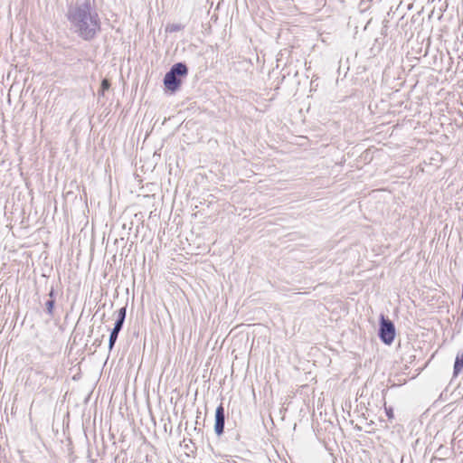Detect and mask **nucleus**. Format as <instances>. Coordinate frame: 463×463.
I'll return each instance as SVG.
<instances>
[{
    "mask_svg": "<svg viewBox=\"0 0 463 463\" xmlns=\"http://www.w3.org/2000/svg\"><path fill=\"white\" fill-rule=\"evenodd\" d=\"M67 17L75 33L85 40L93 38L99 30L98 14L90 11L89 0H76L70 6Z\"/></svg>",
    "mask_w": 463,
    "mask_h": 463,
    "instance_id": "f257e3e1",
    "label": "nucleus"
},
{
    "mask_svg": "<svg viewBox=\"0 0 463 463\" xmlns=\"http://www.w3.org/2000/svg\"><path fill=\"white\" fill-rule=\"evenodd\" d=\"M395 335V329L392 322L382 317L380 326V337L385 343L390 345Z\"/></svg>",
    "mask_w": 463,
    "mask_h": 463,
    "instance_id": "f03ea898",
    "label": "nucleus"
},
{
    "mask_svg": "<svg viewBox=\"0 0 463 463\" xmlns=\"http://www.w3.org/2000/svg\"><path fill=\"white\" fill-rule=\"evenodd\" d=\"M224 421H225L224 409L222 405H220L216 409V412H215L214 430L217 435H221L223 432Z\"/></svg>",
    "mask_w": 463,
    "mask_h": 463,
    "instance_id": "7ed1b4c3",
    "label": "nucleus"
},
{
    "mask_svg": "<svg viewBox=\"0 0 463 463\" xmlns=\"http://www.w3.org/2000/svg\"><path fill=\"white\" fill-rule=\"evenodd\" d=\"M164 84L168 90L175 91L180 86L181 80L172 72L168 71L164 78Z\"/></svg>",
    "mask_w": 463,
    "mask_h": 463,
    "instance_id": "20e7f679",
    "label": "nucleus"
},
{
    "mask_svg": "<svg viewBox=\"0 0 463 463\" xmlns=\"http://www.w3.org/2000/svg\"><path fill=\"white\" fill-rule=\"evenodd\" d=\"M169 71L176 77L185 76L187 74V67L184 63L179 62L175 64Z\"/></svg>",
    "mask_w": 463,
    "mask_h": 463,
    "instance_id": "39448f33",
    "label": "nucleus"
},
{
    "mask_svg": "<svg viewBox=\"0 0 463 463\" xmlns=\"http://www.w3.org/2000/svg\"><path fill=\"white\" fill-rule=\"evenodd\" d=\"M125 317H126V307H121L118 310V318L114 325L113 329H115L117 331H120L123 326Z\"/></svg>",
    "mask_w": 463,
    "mask_h": 463,
    "instance_id": "423d86ee",
    "label": "nucleus"
},
{
    "mask_svg": "<svg viewBox=\"0 0 463 463\" xmlns=\"http://www.w3.org/2000/svg\"><path fill=\"white\" fill-rule=\"evenodd\" d=\"M463 369V354L458 355L454 364V374H458Z\"/></svg>",
    "mask_w": 463,
    "mask_h": 463,
    "instance_id": "0eeeda50",
    "label": "nucleus"
},
{
    "mask_svg": "<svg viewBox=\"0 0 463 463\" xmlns=\"http://www.w3.org/2000/svg\"><path fill=\"white\" fill-rule=\"evenodd\" d=\"M120 331H117L115 329H112L111 331V334H110V336H109V350H111L117 341V338H118V333Z\"/></svg>",
    "mask_w": 463,
    "mask_h": 463,
    "instance_id": "6e6552de",
    "label": "nucleus"
},
{
    "mask_svg": "<svg viewBox=\"0 0 463 463\" xmlns=\"http://www.w3.org/2000/svg\"><path fill=\"white\" fill-rule=\"evenodd\" d=\"M110 87V83L109 82L108 80H103L102 82H101V94L104 93L105 90H109Z\"/></svg>",
    "mask_w": 463,
    "mask_h": 463,
    "instance_id": "1a4fd4ad",
    "label": "nucleus"
},
{
    "mask_svg": "<svg viewBox=\"0 0 463 463\" xmlns=\"http://www.w3.org/2000/svg\"><path fill=\"white\" fill-rule=\"evenodd\" d=\"M53 305H54V301L53 300H49V301L46 302V308H47L49 313H52V308H53Z\"/></svg>",
    "mask_w": 463,
    "mask_h": 463,
    "instance_id": "9d476101",
    "label": "nucleus"
}]
</instances>
